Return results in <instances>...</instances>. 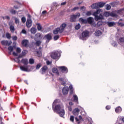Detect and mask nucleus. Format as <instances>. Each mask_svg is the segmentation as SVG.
Wrapping results in <instances>:
<instances>
[{"label":"nucleus","mask_w":124,"mask_h":124,"mask_svg":"<svg viewBox=\"0 0 124 124\" xmlns=\"http://www.w3.org/2000/svg\"><path fill=\"white\" fill-rule=\"evenodd\" d=\"M59 100H55L53 102V109L54 112L59 114L60 117H63L64 116V109H63V105H58L55 106V104L57 102H59Z\"/></svg>","instance_id":"1"},{"label":"nucleus","mask_w":124,"mask_h":124,"mask_svg":"<svg viewBox=\"0 0 124 124\" xmlns=\"http://www.w3.org/2000/svg\"><path fill=\"white\" fill-rule=\"evenodd\" d=\"M88 37H90V31H85L81 33V36L79 37L81 40H86Z\"/></svg>","instance_id":"2"},{"label":"nucleus","mask_w":124,"mask_h":124,"mask_svg":"<svg viewBox=\"0 0 124 124\" xmlns=\"http://www.w3.org/2000/svg\"><path fill=\"white\" fill-rule=\"evenodd\" d=\"M79 22L81 23V24H87L89 23V24H92L93 22V17H89L87 19H84L82 18H79Z\"/></svg>","instance_id":"3"},{"label":"nucleus","mask_w":124,"mask_h":124,"mask_svg":"<svg viewBox=\"0 0 124 124\" xmlns=\"http://www.w3.org/2000/svg\"><path fill=\"white\" fill-rule=\"evenodd\" d=\"M80 14L79 13H78L76 15H73L71 16L70 21L71 22H76V19L80 17Z\"/></svg>","instance_id":"4"},{"label":"nucleus","mask_w":124,"mask_h":124,"mask_svg":"<svg viewBox=\"0 0 124 124\" xmlns=\"http://www.w3.org/2000/svg\"><path fill=\"white\" fill-rule=\"evenodd\" d=\"M59 53L57 51H54L51 53L50 57L53 60H59Z\"/></svg>","instance_id":"5"},{"label":"nucleus","mask_w":124,"mask_h":124,"mask_svg":"<svg viewBox=\"0 0 124 124\" xmlns=\"http://www.w3.org/2000/svg\"><path fill=\"white\" fill-rule=\"evenodd\" d=\"M1 44L5 46H10L12 44V42L11 41L2 40L1 41Z\"/></svg>","instance_id":"6"},{"label":"nucleus","mask_w":124,"mask_h":124,"mask_svg":"<svg viewBox=\"0 0 124 124\" xmlns=\"http://www.w3.org/2000/svg\"><path fill=\"white\" fill-rule=\"evenodd\" d=\"M30 66H20V69L22 71H26V72H30L31 69H29Z\"/></svg>","instance_id":"7"},{"label":"nucleus","mask_w":124,"mask_h":124,"mask_svg":"<svg viewBox=\"0 0 124 124\" xmlns=\"http://www.w3.org/2000/svg\"><path fill=\"white\" fill-rule=\"evenodd\" d=\"M58 68L60 69V71L62 72H64V73H67V68L65 66H60L58 67Z\"/></svg>","instance_id":"8"},{"label":"nucleus","mask_w":124,"mask_h":124,"mask_svg":"<svg viewBox=\"0 0 124 124\" xmlns=\"http://www.w3.org/2000/svg\"><path fill=\"white\" fill-rule=\"evenodd\" d=\"M102 12H103V11L102 9H97L96 10L95 12H94L93 14V16H97L98 14H102Z\"/></svg>","instance_id":"9"},{"label":"nucleus","mask_w":124,"mask_h":124,"mask_svg":"<svg viewBox=\"0 0 124 124\" xmlns=\"http://www.w3.org/2000/svg\"><path fill=\"white\" fill-rule=\"evenodd\" d=\"M95 21H98L99 20H103L104 17L101 14H100L99 16H94Z\"/></svg>","instance_id":"10"},{"label":"nucleus","mask_w":124,"mask_h":124,"mask_svg":"<svg viewBox=\"0 0 124 124\" xmlns=\"http://www.w3.org/2000/svg\"><path fill=\"white\" fill-rule=\"evenodd\" d=\"M79 112H80V110H79L78 108H75L73 111L72 113L74 116H78L79 115Z\"/></svg>","instance_id":"11"},{"label":"nucleus","mask_w":124,"mask_h":124,"mask_svg":"<svg viewBox=\"0 0 124 124\" xmlns=\"http://www.w3.org/2000/svg\"><path fill=\"white\" fill-rule=\"evenodd\" d=\"M21 52H22V50L21 49V48L20 47H17L16 48V52H13V56H18V53L20 54V53H21Z\"/></svg>","instance_id":"12"},{"label":"nucleus","mask_w":124,"mask_h":124,"mask_svg":"<svg viewBox=\"0 0 124 124\" xmlns=\"http://www.w3.org/2000/svg\"><path fill=\"white\" fill-rule=\"evenodd\" d=\"M44 39H47L48 41H50L52 39V35L50 33L46 35L44 37Z\"/></svg>","instance_id":"13"},{"label":"nucleus","mask_w":124,"mask_h":124,"mask_svg":"<svg viewBox=\"0 0 124 124\" xmlns=\"http://www.w3.org/2000/svg\"><path fill=\"white\" fill-rule=\"evenodd\" d=\"M32 21H31V19H27V21L26 22V26L27 28H31V27Z\"/></svg>","instance_id":"14"},{"label":"nucleus","mask_w":124,"mask_h":124,"mask_svg":"<svg viewBox=\"0 0 124 124\" xmlns=\"http://www.w3.org/2000/svg\"><path fill=\"white\" fill-rule=\"evenodd\" d=\"M63 94H67L68 93V87L65 86L62 89Z\"/></svg>","instance_id":"15"},{"label":"nucleus","mask_w":124,"mask_h":124,"mask_svg":"<svg viewBox=\"0 0 124 124\" xmlns=\"http://www.w3.org/2000/svg\"><path fill=\"white\" fill-rule=\"evenodd\" d=\"M41 71L42 72V74H45L46 72L48 71V67L46 66H44L41 69Z\"/></svg>","instance_id":"16"},{"label":"nucleus","mask_w":124,"mask_h":124,"mask_svg":"<svg viewBox=\"0 0 124 124\" xmlns=\"http://www.w3.org/2000/svg\"><path fill=\"white\" fill-rule=\"evenodd\" d=\"M97 6H98V8H101L105 5V3L102 2H100L97 3Z\"/></svg>","instance_id":"17"},{"label":"nucleus","mask_w":124,"mask_h":124,"mask_svg":"<svg viewBox=\"0 0 124 124\" xmlns=\"http://www.w3.org/2000/svg\"><path fill=\"white\" fill-rule=\"evenodd\" d=\"M108 27H114L116 25V22H108L107 23Z\"/></svg>","instance_id":"18"},{"label":"nucleus","mask_w":124,"mask_h":124,"mask_svg":"<svg viewBox=\"0 0 124 124\" xmlns=\"http://www.w3.org/2000/svg\"><path fill=\"white\" fill-rule=\"evenodd\" d=\"M118 43L120 44H124V37H120L119 39H117Z\"/></svg>","instance_id":"19"},{"label":"nucleus","mask_w":124,"mask_h":124,"mask_svg":"<svg viewBox=\"0 0 124 124\" xmlns=\"http://www.w3.org/2000/svg\"><path fill=\"white\" fill-rule=\"evenodd\" d=\"M9 26L11 31L12 32H14L15 31V28H14V26H13V25H12V24L10 23H9Z\"/></svg>","instance_id":"20"},{"label":"nucleus","mask_w":124,"mask_h":124,"mask_svg":"<svg viewBox=\"0 0 124 124\" xmlns=\"http://www.w3.org/2000/svg\"><path fill=\"white\" fill-rule=\"evenodd\" d=\"M91 8H92V9H97V8H98V7L97 6V3L92 4L91 6Z\"/></svg>","instance_id":"21"},{"label":"nucleus","mask_w":124,"mask_h":124,"mask_svg":"<svg viewBox=\"0 0 124 124\" xmlns=\"http://www.w3.org/2000/svg\"><path fill=\"white\" fill-rule=\"evenodd\" d=\"M31 32L33 34L36 33V28H31Z\"/></svg>","instance_id":"22"},{"label":"nucleus","mask_w":124,"mask_h":124,"mask_svg":"<svg viewBox=\"0 0 124 124\" xmlns=\"http://www.w3.org/2000/svg\"><path fill=\"white\" fill-rule=\"evenodd\" d=\"M28 42H29V41L27 40H24L22 42V44L23 46H26L28 45Z\"/></svg>","instance_id":"23"},{"label":"nucleus","mask_w":124,"mask_h":124,"mask_svg":"<svg viewBox=\"0 0 124 124\" xmlns=\"http://www.w3.org/2000/svg\"><path fill=\"white\" fill-rule=\"evenodd\" d=\"M101 34H102V33L100 31H97L95 32V35H96V36H100Z\"/></svg>","instance_id":"24"},{"label":"nucleus","mask_w":124,"mask_h":124,"mask_svg":"<svg viewBox=\"0 0 124 124\" xmlns=\"http://www.w3.org/2000/svg\"><path fill=\"white\" fill-rule=\"evenodd\" d=\"M8 50L9 51V54H11V53H12V52H13V50H14V48H13V46H9L8 47Z\"/></svg>","instance_id":"25"},{"label":"nucleus","mask_w":124,"mask_h":124,"mask_svg":"<svg viewBox=\"0 0 124 124\" xmlns=\"http://www.w3.org/2000/svg\"><path fill=\"white\" fill-rule=\"evenodd\" d=\"M20 58H22V56H19L18 58H16L14 59L15 62H18V63H20L21 62V61H20Z\"/></svg>","instance_id":"26"},{"label":"nucleus","mask_w":124,"mask_h":124,"mask_svg":"<svg viewBox=\"0 0 124 124\" xmlns=\"http://www.w3.org/2000/svg\"><path fill=\"white\" fill-rule=\"evenodd\" d=\"M22 63H24L25 65H27L29 62H28V59H22L21 61Z\"/></svg>","instance_id":"27"},{"label":"nucleus","mask_w":124,"mask_h":124,"mask_svg":"<svg viewBox=\"0 0 124 124\" xmlns=\"http://www.w3.org/2000/svg\"><path fill=\"white\" fill-rule=\"evenodd\" d=\"M115 112L116 113H119V112H122V108L121 107H118L115 108Z\"/></svg>","instance_id":"28"},{"label":"nucleus","mask_w":124,"mask_h":124,"mask_svg":"<svg viewBox=\"0 0 124 124\" xmlns=\"http://www.w3.org/2000/svg\"><path fill=\"white\" fill-rule=\"evenodd\" d=\"M35 36L37 37V38H39V39H42V35H41V34L40 33H37Z\"/></svg>","instance_id":"29"},{"label":"nucleus","mask_w":124,"mask_h":124,"mask_svg":"<svg viewBox=\"0 0 124 124\" xmlns=\"http://www.w3.org/2000/svg\"><path fill=\"white\" fill-rule=\"evenodd\" d=\"M52 72L53 73H56V74L59 75V73L58 72V69H57V68H52Z\"/></svg>","instance_id":"30"},{"label":"nucleus","mask_w":124,"mask_h":124,"mask_svg":"<svg viewBox=\"0 0 124 124\" xmlns=\"http://www.w3.org/2000/svg\"><path fill=\"white\" fill-rule=\"evenodd\" d=\"M36 25L37 26V29L38 31H41V30H42V27L41 26L40 24L37 23V24H36Z\"/></svg>","instance_id":"31"},{"label":"nucleus","mask_w":124,"mask_h":124,"mask_svg":"<svg viewBox=\"0 0 124 124\" xmlns=\"http://www.w3.org/2000/svg\"><path fill=\"white\" fill-rule=\"evenodd\" d=\"M59 31H60V29H59V28H56L53 31V33L54 34H58Z\"/></svg>","instance_id":"32"},{"label":"nucleus","mask_w":124,"mask_h":124,"mask_svg":"<svg viewBox=\"0 0 124 124\" xmlns=\"http://www.w3.org/2000/svg\"><path fill=\"white\" fill-rule=\"evenodd\" d=\"M104 16H105V17H109V16H110V13L109 12L104 13Z\"/></svg>","instance_id":"33"},{"label":"nucleus","mask_w":124,"mask_h":124,"mask_svg":"<svg viewBox=\"0 0 124 124\" xmlns=\"http://www.w3.org/2000/svg\"><path fill=\"white\" fill-rule=\"evenodd\" d=\"M105 9L106 10H110V9H111V6L109 4H107L105 6Z\"/></svg>","instance_id":"34"},{"label":"nucleus","mask_w":124,"mask_h":124,"mask_svg":"<svg viewBox=\"0 0 124 124\" xmlns=\"http://www.w3.org/2000/svg\"><path fill=\"white\" fill-rule=\"evenodd\" d=\"M75 119H76V122H77V123L78 124H80V122H79V120H82V116L81 115H80L79 116V119H78V118H77V117H76Z\"/></svg>","instance_id":"35"},{"label":"nucleus","mask_w":124,"mask_h":124,"mask_svg":"<svg viewBox=\"0 0 124 124\" xmlns=\"http://www.w3.org/2000/svg\"><path fill=\"white\" fill-rule=\"evenodd\" d=\"M58 29L59 30V32H60V33H62V32H63V31H64V29L61 26H60V28Z\"/></svg>","instance_id":"36"},{"label":"nucleus","mask_w":124,"mask_h":124,"mask_svg":"<svg viewBox=\"0 0 124 124\" xmlns=\"http://www.w3.org/2000/svg\"><path fill=\"white\" fill-rule=\"evenodd\" d=\"M42 42L40 41H36L35 42L36 46H39L41 44Z\"/></svg>","instance_id":"37"},{"label":"nucleus","mask_w":124,"mask_h":124,"mask_svg":"<svg viewBox=\"0 0 124 124\" xmlns=\"http://www.w3.org/2000/svg\"><path fill=\"white\" fill-rule=\"evenodd\" d=\"M110 16H111V17H118V16L117 15V14L113 13H111L110 14Z\"/></svg>","instance_id":"38"},{"label":"nucleus","mask_w":124,"mask_h":124,"mask_svg":"<svg viewBox=\"0 0 124 124\" xmlns=\"http://www.w3.org/2000/svg\"><path fill=\"white\" fill-rule=\"evenodd\" d=\"M29 63L30 64H33V63H34V60L33 59H30Z\"/></svg>","instance_id":"39"},{"label":"nucleus","mask_w":124,"mask_h":124,"mask_svg":"<svg viewBox=\"0 0 124 124\" xmlns=\"http://www.w3.org/2000/svg\"><path fill=\"white\" fill-rule=\"evenodd\" d=\"M117 24H118V26H119L120 27H124V23L118 22Z\"/></svg>","instance_id":"40"},{"label":"nucleus","mask_w":124,"mask_h":124,"mask_svg":"<svg viewBox=\"0 0 124 124\" xmlns=\"http://www.w3.org/2000/svg\"><path fill=\"white\" fill-rule=\"evenodd\" d=\"M15 21L16 24H19V22L20 20H19V19L17 18V17H15Z\"/></svg>","instance_id":"41"},{"label":"nucleus","mask_w":124,"mask_h":124,"mask_svg":"<svg viewBox=\"0 0 124 124\" xmlns=\"http://www.w3.org/2000/svg\"><path fill=\"white\" fill-rule=\"evenodd\" d=\"M74 98L75 101H76V102L78 101V96H77V95H74Z\"/></svg>","instance_id":"42"},{"label":"nucleus","mask_w":124,"mask_h":124,"mask_svg":"<svg viewBox=\"0 0 124 124\" xmlns=\"http://www.w3.org/2000/svg\"><path fill=\"white\" fill-rule=\"evenodd\" d=\"M80 28V26L79 24H78L76 26L75 29L76 30H79Z\"/></svg>","instance_id":"43"},{"label":"nucleus","mask_w":124,"mask_h":124,"mask_svg":"<svg viewBox=\"0 0 124 124\" xmlns=\"http://www.w3.org/2000/svg\"><path fill=\"white\" fill-rule=\"evenodd\" d=\"M112 45L114 47H117V43L116 42H115V41H113Z\"/></svg>","instance_id":"44"},{"label":"nucleus","mask_w":124,"mask_h":124,"mask_svg":"<svg viewBox=\"0 0 124 124\" xmlns=\"http://www.w3.org/2000/svg\"><path fill=\"white\" fill-rule=\"evenodd\" d=\"M87 16H91L92 15V11H88L86 13Z\"/></svg>","instance_id":"45"},{"label":"nucleus","mask_w":124,"mask_h":124,"mask_svg":"<svg viewBox=\"0 0 124 124\" xmlns=\"http://www.w3.org/2000/svg\"><path fill=\"white\" fill-rule=\"evenodd\" d=\"M6 36L8 39H10L11 35L10 34L7 33L6 34Z\"/></svg>","instance_id":"46"},{"label":"nucleus","mask_w":124,"mask_h":124,"mask_svg":"<svg viewBox=\"0 0 124 124\" xmlns=\"http://www.w3.org/2000/svg\"><path fill=\"white\" fill-rule=\"evenodd\" d=\"M70 121H71V122H74V116H71L70 118Z\"/></svg>","instance_id":"47"},{"label":"nucleus","mask_w":124,"mask_h":124,"mask_svg":"<svg viewBox=\"0 0 124 124\" xmlns=\"http://www.w3.org/2000/svg\"><path fill=\"white\" fill-rule=\"evenodd\" d=\"M60 38V36L59 35H56L54 37V40H58Z\"/></svg>","instance_id":"48"},{"label":"nucleus","mask_w":124,"mask_h":124,"mask_svg":"<svg viewBox=\"0 0 124 124\" xmlns=\"http://www.w3.org/2000/svg\"><path fill=\"white\" fill-rule=\"evenodd\" d=\"M64 30L65 29L66 27V24L65 23H63L62 24V26H61Z\"/></svg>","instance_id":"49"},{"label":"nucleus","mask_w":124,"mask_h":124,"mask_svg":"<svg viewBox=\"0 0 124 124\" xmlns=\"http://www.w3.org/2000/svg\"><path fill=\"white\" fill-rule=\"evenodd\" d=\"M21 21H22V23H26V17H22Z\"/></svg>","instance_id":"50"},{"label":"nucleus","mask_w":124,"mask_h":124,"mask_svg":"<svg viewBox=\"0 0 124 124\" xmlns=\"http://www.w3.org/2000/svg\"><path fill=\"white\" fill-rule=\"evenodd\" d=\"M78 9H79L78 7H75L72 9V11H75V10H78Z\"/></svg>","instance_id":"51"},{"label":"nucleus","mask_w":124,"mask_h":124,"mask_svg":"<svg viewBox=\"0 0 124 124\" xmlns=\"http://www.w3.org/2000/svg\"><path fill=\"white\" fill-rule=\"evenodd\" d=\"M101 25H102V21H99L98 22L97 25L98 26V27H100V26H101Z\"/></svg>","instance_id":"52"},{"label":"nucleus","mask_w":124,"mask_h":124,"mask_svg":"<svg viewBox=\"0 0 124 124\" xmlns=\"http://www.w3.org/2000/svg\"><path fill=\"white\" fill-rule=\"evenodd\" d=\"M27 53H28V51H27V50H23L22 51L23 56H25L26 55V54H27Z\"/></svg>","instance_id":"53"},{"label":"nucleus","mask_w":124,"mask_h":124,"mask_svg":"<svg viewBox=\"0 0 124 124\" xmlns=\"http://www.w3.org/2000/svg\"><path fill=\"white\" fill-rule=\"evenodd\" d=\"M11 13L12 14H16V11L14 10H11Z\"/></svg>","instance_id":"54"},{"label":"nucleus","mask_w":124,"mask_h":124,"mask_svg":"<svg viewBox=\"0 0 124 124\" xmlns=\"http://www.w3.org/2000/svg\"><path fill=\"white\" fill-rule=\"evenodd\" d=\"M41 66V64H38L36 66V69H39V68H40Z\"/></svg>","instance_id":"55"},{"label":"nucleus","mask_w":124,"mask_h":124,"mask_svg":"<svg viewBox=\"0 0 124 124\" xmlns=\"http://www.w3.org/2000/svg\"><path fill=\"white\" fill-rule=\"evenodd\" d=\"M21 32L22 33H24V34H27V31H26L24 29H23Z\"/></svg>","instance_id":"56"},{"label":"nucleus","mask_w":124,"mask_h":124,"mask_svg":"<svg viewBox=\"0 0 124 124\" xmlns=\"http://www.w3.org/2000/svg\"><path fill=\"white\" fill-rule=\"evenodd\" d=\"M69 89L70 91H73V86H72V85L69 86Z\"/></svg>","instance_id":"57"},{"label":"nucleus","mask_w":124,"mask_h":124,"mask_svg":"<svg viewBox=\"0 0 124 124\" xmlns=\"http://www.w3.org/2000/svg\"><path fill=\"white\" fill-rule=\"evenodd\" d=\"M38 57H41V52H37Z\"/></svg>","instance_id":"58"},{"label":"nucleus","mask_w":124,"mask_h":124,"mask_svg":"<svg viewBox=\"0 0 124 124\" xmlns=\"http://www.w3.org/2000/svg\"><path fill=\"white\" fill-rule=\"evenodd\" d=\"M17 39H18V38L17 37V36H15L13 37V40H17Z\"/></svg>","instance_id":"59"},{"label":"nucleus","mask_w":124,"mask_h":124,"mask_svg":"<svg viewBox=\"0 0 124 124\" xmlns=\"http://www.w3.org/2000/svg\"><path fill=\"white\" fill-rule=\"evenodd\" d=\"M3 19H7V20H9L10 19V17L8 16H6L5 17H3Z\"/></svg>","instance_id":"60"},{"label":"nucleus","mask_w":124,"mask_h":124,"mask_svg":"<svg viewBox=\"0 0 124 124\" xmlns=\"http://www.w3.org/2000/svg\"><path fill=\"white\" fill-rule=\"evenodd\" d=\"M80 9L84 11L86 10V7H85V6L81 7L80 8Z\"/></svg>","instance_id":"61"},{"label":"nucleus","mask_w":124,"mask_h":124,"mask_svg":"<svg viewBox=\"0 0 124 124\" xmlns=\"http://www.w3.org/2000/svg\"><path fill=\"white\" fill-rule=\"evenodd\" d=\"M51 63H52V62L46 61V64H47L48 65L51 64Z\"/></svg>","instance_id":"62"},{"label":"nucleus","mask_w":124,"mask_h":124,"mask_svg":"<svg viewBox=\"0 0 124 124\" xmlns=\"http://www.w3.org/2000/svg\"><path fill=\"white\" fill-rule=\"evenodd\" d=\"M107 110H109L110 109V108H111V107H110V106H108L106 107Z\"/></svg>","instance_id":"63"},{"label":"nucleus","mask_w":124,"mask_h":124,"mask_svg":"<svg viewBox=\"0 0 124 124\" xmlns=\"http://www.w3.org/2000/svg\"><path fill=\"white\" fill-rule=\"evenodd\" d=\"M68 109L69 111H72V108H71V107H69L68 108Z\"/></svg>","instance_id":"64"}]
</instances>
